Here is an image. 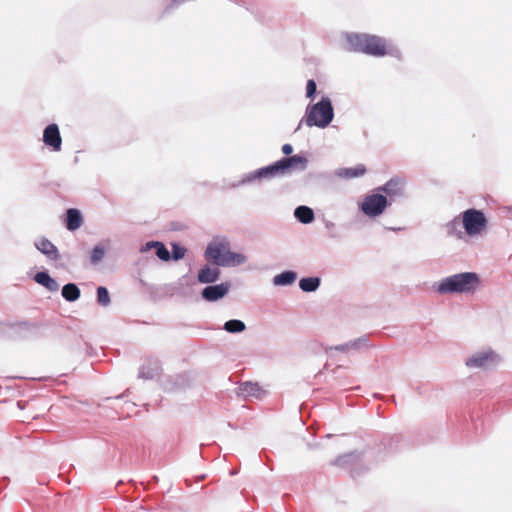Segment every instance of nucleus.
I'll list each match as a JSON object with an SVG mask.
<instances>
[{
	"label": "nucleus",
	"mask_w": 512,
	"mask_h": 512,
	"mask_svg": "<svg viewBox=\"0 0 512 512\" xmlns=\"http://www.w3.org/2000/svg\"><path fill=\"white\" fill-rule=\"evenodd\" d=\"M388 206V198L376 188L363 198L360 209L366 216L374 218L383 214Z\"/></svg>",
	"instance_id": "7"
},
{
	"label": "nucleus",
	"mask_w": 512,
	"mask_h": 512,
	"mask_svg": "<svg viewBox=\"0 0 512 512\" xmlns=\"http://www.w3.org/2000/svg\"><path fill=\"white\" fill-rule=\"evenodd\" d=\"M185 253H186V249L185 248L180 247V246H178L176 244L173 245L172 258L174 260L182 259L185 256Z\"/></svg>",
	"instance_id": "27"
},
{
	"label": "nucleus",
	"mask_w": 512,
	"mask_h": 512,
	"mask_svg": "<svg viewBox=\"0 0 512 512\" xmlns=\"http://www.w3.org/2000/svg\"><path fill=\"white\" fill-rule=\"evenodd\" d=\"M462 225L468 236H478L487 228L488 220L485 214L477 209H467L461 214Z\"/></svg>",
	"instance_id": "6"
},
{
	"label": "nucleus",
	"mask_w": 512,
	"mask_h": 512,
	"mask_svg": "<svg viewBox=\"0 0 512 512\" xmlns=\"http://www.w3.org/2000/svg\"><path fill=\"white\" fill-rule=\"evenodd\" d=\"M282 152L285 154V155H290L292 152H293V147L292 145L290 144H284L282 146Z\"/></svg>",
	"instance_id": "29"
},
{
	"label": "nucleus",
	"mask_w": 512,
	"mask_h": 512,
	"mask_svg": "<svg viewBox=\"0 0 512 512\" xmlns=\"http://www.w3.org/2000/svg\"><path fill=\"white\" fill-rule=\"evenodd\" d=\"M35 247L51 260L59 258V252L56 246L46 238H41L35 243Z\"/></svg>",
	"instance_id": "13"
},
{
	"label": "nucleus",
	"mask_w": 512,
	"mask_h": 512,
	"mask_svg": "<svg viewBox=\"0 0 512 512\" xmlns=\"http://www.w3.org/2000/svg\"><path fill=\"white\" fill-rule=\"evenodd\" d=\"M316 92V83L314 80H308L306 85V95L311 98Z\"/></svg>",
	"instance_id": "28"
},
{
	"label": "nucleus",
	"mask_w": 512,
	"mask_h": 512,
	"mask_svg": "<svg viewBox=\"0 0 512 512\" xmlns=\"http://www.w3.org/2000/svg\"><path fill=\"white\" fill-rule=\"evenodd\" d=\"M238 393L244 397L261 398L265 391L258 383L244 382L239 385Z\"/></svg>",
	"instance_id": "12"
},
{
	"label": "nucleus",
	"mask_w": 512,
	"mask_h": 512,
	"mask_svg": "<svg viewBox=\"0 0 512 512\" xmlns=\"http://www.w3.org/2000/svg\"><path fill=\"white\" fill-rule=\"evenodd\" d=\"M246 328L244 322L241 320H229L224 324V329L229 333H239L244 331Z\"/></svg>",
	"instance_id": "23"
},
{
	"label": "nucleus",
	"mask_w": 512,
	"mask_h": 512,
	"mask_svg": "<svg viewBox=\"0 0 512 512\" xmlns=\"http://www.w3.org/2000/svg\"><path fill=\"white\" fill-rule=\"evenodd\" d=\"M43 142L53 151L61 150L62 138L56 124H50L44 129Z\"/></svg>",
	"instance_id": "10"
},
{
	"label": "nucleus",
	"mask_w": 512,
	"mask_h": 512,
	"mask_svg": "<svg viewBox=\"0 0 512 512\" xmlns=\"http://www.w3.org/2000/svg\"><path fill=\"white\" fill-rule=\"evenodd\" d=\"M205 257L208 261L219 266H235L246 261L243 254L231 252L229 244L225 241L210 243L206 249Z\"/></svg>",
	"instance_id": "3"
},
{
	"label": "nucleus",
	"mask_w": 512,
	"mask_h": 512,
	"mask_svg": "<svg viewBox=\"0 0 512 512\" xmlns=\"http://www.w3.org/2000/svg\"><path fill=\"white\" fill-rule=\"evenodd\" d=\"M366 173V168L363 164H358L352 168H342L337 172V175L344 178H356L363 176Z\"/></svg>",
	"instance_id": "17"
},
{
	"label": "nucleus",
	"mask_w": 512,
	"mask_h": 512,
	"mask_svg": "<svg viewBox=\"0 0 512 512\" xmlns=\"http://www.w3.org/2000/svg\"><path fill=\"white\" fill-rule=\"evenodd\" d=\"M333 116L334 111L330 99L322 98L320 102L308 107L305 122L309 127L325 128L331 123Z\"/></svg>",
	"instance_id": "5"
},
{
	"label": "nucleus",
	"mask_w": 512,
	"mask_h": 512,
	"mask_svg": "<svg viewBox=\"0 0 512 512\" xmlns=\"http://www.w3.org/2000/svg\"><path fill=\"white\" fill-rule=\"evenodd\" d=\"M378 192L388 198V204L391 205L396 200L403 198L406 194L405 181L399 177L391 178L384 185L377 187Z\"/></svg>",
	"instance_id": "8"
},
{
	"label": "nucleus",
	"mask_w": 512,
	"mask_h": 512,
	"mask_svg": "<svg viewBox=\"0 0 512 512\" xmlns=\"http://www.w3.org/2000/svg\"><path fill=\"white\" fill-rule=\"evenodd\" d=\"M295 217L302 223L308 224L314 220V212L307 206H299L295 209Z\"/></svg>",
	"instance_id": "18"
},
{
	"label": "nucleus",
	"mask_w": 512,
	"mask_h": 512,
	"mask_svg": "<svg viewBox=\"0 0 512 512\" xmlns=\"http://www.w3.org/2000/svg\"><path fill=\"white\" fill-rule=\"evenodd\" d=\"M346 40L349 51L362 52L375 57L387 54L386 41L377 35L349 34Z\"/></svg>",
	"instance_id": "1"
},
{
	"label": "nucleus",
	"mask_w": 512,
	"mask_h": 512,
	"mask_svg": "<svg viewBox=\"0 0 512 512\" xmlns=\"http://www.w3.org/2000/svg\"><path fill=\"white\" fill-rule=\"evenodd\" d=\"M230 285L228 283H221L219 285L207 286L202 290V297L207 301H217L224 297L229 291Z\"/></svg>",
	"instance_id": "11"
},
{
	"label": "nucleus",
	"mask_w": 512,
	"mask_h": 512,
	"mask_svg": "<svg viewBox=\"0 0 512 512\" xmlns=\"http://www.w3.org/2000/svg\"><path fill=\"white\" fill-rule=\"evenodd\" d=\"M104 255H105L104 247L100 246V245L95 246L91 252V257H90L91 262L93 264H97L98 262H100L102 260Z\"/></svg>",
	"instance_id": "26"
},
{
	"label": "nucleus",
	"mask_w": 512,
	"mask_h": 512,
	"mask_svg": "<svg viewBox=\"0 0 512 512\" xmlns=\"http://www.w3.org/2000/svg\"><path fill=\"white\" fill-rule=\"evenodd\" d=\"M97 301L102 306H107L110 304V296L107 288L103 286L97 288Z\"/></svg>",
	"instance_id": "24"
},
{
	"label": "nucleus",
	"mask_w": 512,
	"mask_h": 512,
	"mask_svg": "<svg viewBox=\"0 0 512 512\" xmlns=\"http://www.w3.org/2000/svg\"><path fill=\"white\" fill-rule=\"evenodd\" d=\"M83 224V218L79 210L70 208L67 210L66 227L70 231L79 229Z\"/></svg>",
	"instance_id": "14"
},
{
	"label": "nucleus",
	"mask_w": 512,
	"mask_h": 512,
	"mask_svg": "<svg viewBox=\"0 0 512 512\" xmlns=\"http://www.w3.org/2000/svg\"><path fill=\"white\" fill-rule=\"evenodd\" d=\"M359 460V457L354 455V454H347V455H343V456H339L335 461H334V465L336 466H340V467H345L347 466L350 462L352 461H358Z\"/></svg>",
	"instance_id": "25"
},
{
	"label": "nucleus",
	"mask_w": 512,
	"mask_h": 512,
	"mask_svg": "<svg viewBox=\"0 0 512 512\" xmlns=\"http://www.w3.org/2000/svg\"><path fill=\"white\" fill-rule=\"evenodd\" d=\"M34 280L51 292H56L59 289L58 283L47 272H38Z\"/></svg>",
	"instance_id": "15"
},
{
	"label": "nucleus",
	"mask_w": 512,
	"mask_h": 512,
	"mask_svg": "<svg viewBox=\"0 0 512 512\" xmlns=\"http://www.w3.org/2000/svg\"><path fill=\"white\" fill-rule=\"evenodd\" d=\"M146 247H147V249H150L152 247L155 248L156 255L163 261H168L171 258L169 251L164 246V244L161 242H157V241L148 242L146 244Z\"/></svg>",
	"instance_id": "20"
},
{
	"label": "nucleus",
	"mask_w": 512,
	"mask_h": 512,
	"mask_svg": "<svg viewBox=\"0 0 512 512\" xmlns=\"http://www.w3.org/2000/svg\"><path fill=\"white\" fill-rule=\"evenodd\" d=\"M480 280L476 273L455 274L442 280L438 287L440 293H469L476 290Z\"/></svg>",
	"instance_id": "2"
},
{
	"label": "nucleus",
	"mask_w": 512,
	"mask_h": 512,
	"mask_svg": "<svg viewBox=\"0 0 512 512\" xmlns=\"http://www.w3.org/2000/svg\"><path fill=\"white\" fill-rule=\"evenodd\" d=\"M62 296L67 301H76L80 297V289L73 283L66 284L62 288Z\"/></svg>",
	"instance_id": "19"
},
{
	"label": "nucleus",
	"mask_w": 512,
	"mask_h": 512,
	"mask_svg": "<svg viewBox=\"0 0 512 512\" xmlns=\"http://www.w3.org/2000/svg\"><path fill=\"white\" fill-rule=\"evenodd\" d=\"M498 357L493 351H483L467 359L466 366L470 368H487L497 361Z\"/></svg>",
	"instance_id": "9"
},
{
	"label": "nucleus",
	"mask_w": 512,
	"mask_h": 512,
	"mask_svg": "<svg viewBox=\"0 0 512 512\" xmlns=\"http://www.w3.org/2000/svg\"><path fill=\"white\" fill-rule=\"evenodd\" d=\"M320 285V279L318 277L302 278L299 282L300 288L305 292L315 291Z\"/></svg>",
	"instance_id": "21"
},
{
	"label": "nucleus",
	"mask_w": 512,
	"mask_h": 512,
	"mask_svg": "<svg viewBox=\"0 0 512 512\" xmlns=\"http://www.w3.org/2000/svg\"><path fill=\"white\" fill-rule=\"evenodd\" d=\"M307 158L301 155H293L291 157L283 158L267 167L260 169L257 172L258 177H274L277 175H284L291 170H303L307 166Z\"/></svg>",
	"instance_id": "4"
},
{
	"label": "nucleus",
	"mask_w": 512,
	"mask_h": 512,
	"mask_svg": "<svg viewBox=\"0 0 512 512\" xmlns=\"http://www.w3.org/2000/svg\"><path fill=\"white\" fill-rule=\"evenodd\" d=\"M297 278V275L293 271H286L283 272L274 278V283L276 285H290L292 284Z\"/></svg>",
	"instance_id": "22"
},
{
	"label": "nucleus",
	"mask_w": 512,
	"mask_h": 512,
	"mask_svg": "<svg viewBox=\"0 0 512 512\" xmlns=\"http://www.w3.org/2000/svg\"><path fill=\"white\" fill-rule=\"evenodd\" d=\"M220 271L217 268L208 266L202 268L198 273V281L201 283H213L218 280Z\"/></svg>",
	"instance_id": "16"
}]
</instances>
